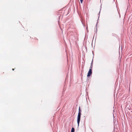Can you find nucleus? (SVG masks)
I'll return each instance as SVG.
<instances>
[{
	"mask_svg": "<svg viewBox=\"0 0 132 132\" xmlns=\"http://www.w3.org/2000/svg\"><path fill=\"white\" fill-rule=\"evenodd\" d=\"M75 131V129L74 128L72 127L71 130V132H74Z\"/></svg>",
	"mask_w": 132,
	"mask_h": 132,
	"instance_id": "nucleus-3",
	"label": "nucleus"
},
{
	"mask_svg": "<svg viewBox=\"0 0 132 132\" xmlns=\"http://www.w3.org/2000/svg\"><path fill=\"white\" fill-rule=\"evenodd\" d=\"M12 70H13V71H14V69H12Z\"/></svg>",
	"mask_w": 132,
	"mask_h": 132,
	"instance_id": "nucleus-6",
	"label": "nucleus"
},
{
	"mask_svg": "<svg viewBox=\"0 0 132 132\" xmlns=\"http://www.w3.org/2000/svg\"><path fill=\"white\" fill-rule=\"evenodd\" d=\"M81 3H82L83 1V0H80Z\"/></svg>",
	"mask_w": 132,
	"mask_h": 132,
	"instance_id": "nucleus-5",
	"label": "nucleus"
},
{
	"mask_svg": "<svg viewBox=\"0 0 132 132\" xmlns=\"http://www.w3.org/2000/svg\"><path fill=\"white\" fill-rule=\"evenodd\" d=\"M92 74V70L91 69H89V71L88 72V74L87 75V76L88 77H89Z\"/></svg>",
	"mask_w": 132,
	"mask_h": 132,
	"instance_id": "nucleus-2",
	"label": "nucleus"
},
{
	"mask_svg": "<svg viewBox=\"0 0 132 132\" xmlns=\"http://www.w3.org/2000/svg\"><path fill=\"white\" fill-rule=\"evenodd\" d=\"M81 110L80 109V107H79V112L78 115L77 122L78 124V126H79L80 120V117L81 114Z\"/></svg>",
	"mask_w": 132,
	"mask_h": 132,
	"instance_id": "nucleus-1",
	"label": "nucleus"
},
{
	"mask_svg": "<svg viewBox=\"0 0 132 132\" xmlns=\"http://www.w3.org/2000/svg\"><path fill=\"white\" fill-rule=\"evenodd\" d=\"M92 63H91V65H90V66L89 69H91V70H92Z\"/></svg>",
	"mask_w": 132,
	"mask_h": 132,
	"instance_id": "nucleus-4",
	"label": "nucleus"
}]
</instances>
